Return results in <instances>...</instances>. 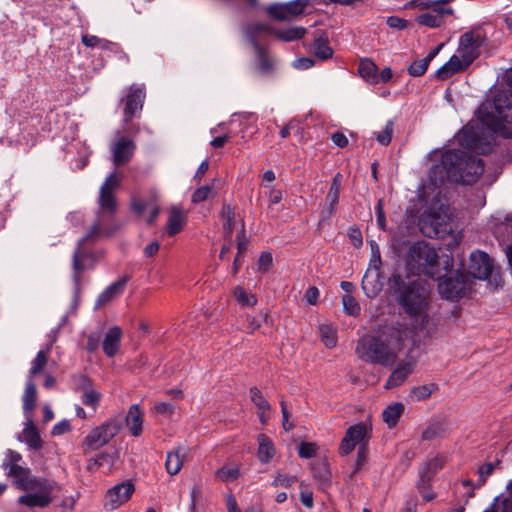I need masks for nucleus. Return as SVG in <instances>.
I'll use <instances>...</instances> for the list:
<instances>
[{
  "instance_id": "f257e3e1",
  "label": "nucleus",
  "mask_w": 512,
  "mask_h": 512,
  "mask_svg": "<svg viewBox=\"0 0 512 512\" xmlns=\"http://www.w3.org/2000/svg\"><path fill=\"white\" fill-rule=\"evenodd\" d=\"M479 119L482 128L487 129V138L495 134H500L505 138L511 136V132L505 126V123H512V94L506 92L498 93L493 102L491 111L486 106L479 110ZM459 143L475 153H487L491 149V141L479 137V129L473 125L464 127L458 134Z\"/></svg>"
},
{
  "instance_id": "f03ea898",
  "label": "nucleus",
  "mask_w": 512,
  "mask_h": 512,
  "mask_svg": "<svg viewBox=\"0 0 512 512\" xmlns=\"http://www.w3.org/2000/svg\"><path fill=\"white\" fill-rule=\"evenodd\" d=\"M22 455L8 449L2 463L6 475L13 479L14 485L29 493L19 497L18 502L30 508L46 507L53 501L52 492L58 488L56 481L31 474L28 467L20 465Z\"/></svg>"
},
{
  "instance_id": "7ed1b4c3",
  "label": "nucleus",
  "mask_w": 512,
  "mask_h": 512,
  "mask_svg": "<svg viewBox=\"0 0 512 512\" xmlns=\"http://www.w3.org/2000/svg\"><path fill=\"white\" fill-rule=\"evenodd\" d=\"M121 181L122 177L114 171L105 178L100 187L98 198L100 214L89 232L79 240L73 254L72 266L74 270V281L77 286L80 284V274L92 266L94 261L92 254L83 247L84 242L101 236H109L114 232V230L110 229H101L103 222L102 214H113L116 211L117 203L114 193L120 187Z\"/></svg>"
},
{
  "instance_id": "20e7f679",
  "label": "nucleus",
  "mask_w": 512,
  "mask_h": 512,
  "mask_svg": "<svg viewBox=\"0 0 512 512\" xmlns=\"http://www.w3.org/2000/svg\"><path fill=\"white\" fill-rule=\"evenodd\" d=\"M409 334L407 328L387 326L376 334H366L359 338L355 353L366 363L392 366L402 352Z\"/></svg>"
},
{
  "instance_id": "39448f33",
  "label": "nucleus",
  "mask_w": 512,
  "mask_h": 512,
  "mask_svg": "<svg viewBox=\"0 0 512 512\" xmlns=\"http://www.w3.org/2000/svg\"><path fill=\"white\" fill-rule=\"evenodd\" d=\"M441 172L451 182L471 185L478 181L484 172L482 160L462 150H448L441 156Z\"/></svg>"
},
{
  "instance_id": "423d86ee",
  "label": "nucleus",
  "mask_w": 512,
  "mask_h": 512,
  "mask_svg": "<svg viewBox=\"0 0 512 512\" xmlns=\"http://www.w3.org/2000/svg\"><path fill=\"white\" fill-rule=\"evenodd\" d=\"M427 298L428 290L415 282L404 287L400 292V304L413 319L416 328H424L428 324Z\"/></svg>"
},
{
  "instance_id": "0eeeda50",
  "label": "nucleus",
  "mask_w": 512,
  "mask_h": 512,
  "mask_svg": "<svg viewBox=\"0 0 512 512\" xmlns=\"http://www.w3.org/2000/svg\"><path fill=\"white\" fill-rule=\"evenodd\" d=\"M407 263L412 269L430 278L440 277L438 251L425 241H418L410 247Z\"/></svg>"
},
{
  "instance_id": "6e6552de",
  "label": "nucleus",
  "mask_w": 512,
  "mask_h": 512,
  "mask_svg": "<svg viewBox=\"0 0 512 512\" xmlns=\"http://www.w3.org/2000/svg\"><path fill=\"white\" fill-rule=\"evenodd\" d=\"M145 98L146 91L144 85L133 84L127 88L126 95L121 99V102L124 104L123 124L125 133L130 135H137L139 133V125L132 123V119L141 113Z\"/></svg>"
},
{
  "instance_id": "1a4fd4ad",
  "label": "nucleus",
  "mask_w": 512,
  "mask_h": 512,
  "mask_svg": "<svg viewBox=\"0 0 512 512\" xmlns=\"http://www.w3.org/2000/svg\"><path fill=\"white\" fill-rule=\"evenodd\" d=\"M422 234L429 238H445L453 231L450 216L444 211L429 208L419 218Z\"/></svg>"
},
{
  "instance_id": "9d476101",
  "label": "nucleus",
  "mask_w": 512,
  "mask_h": 512,
  "mask_svg": "<svg viewBox=\"0 0 512 512\" xmlns=\"http://www.w3.org/2000/svg\"><path fill=\"white\" fill-rule=\"evenodd\" d=\"M438 283V291L442 298L450 301H456L462 298L469 285V277L460 271H456L449 277L440 275Z\"/></svg>"
},
{
  "instance_id": "9b49d317",
  "label": "nucleus",
  "mask_w": 512,
  "mask_h": 512,
  "mask_svg": "<svg viewBox=\"0 0 512 512\" xmlns=\"http://www.w3.org/2000/svg\"><path fill=\"white\" fill-rule=\"evenodd\" d=\"M120 430V426L116 422H106L94 428L84 439V452L97 450L106 445Z\"/></svg>"
},
{
  "instance_id": "f8f14e48",
  "label": "nucleus",
  "mask_w": 512,
  "mask_h": 512,
  "mask_svg": "<svg viewBox=\"0 0 512 512\" xmlns=\"http://www.w3.org/2000/svg\"><path fill=\"white\" fill-rule=\"evenodd\" d=\"M370 438V429L364 423L350 426L341 441L339 450L342 455L350 454L357 444L364 445Z\"/></svg>"
},
{
  "instance_id": "ddd939ff",
  "label": "nucleus",
  "mask_w": 512,
  "mask_h": 512,
  "mask_svg": "<svg viewBox=\"0 0 512 512\" xmlns=\"http://www.w3.org/2000/svg\"><path fill=\"white\" fill-rule=\"evenodd\" d=\"M119 138L111 145L112 162L116 167L126 165L132 159L136 144L135 142L117 132Z\"/></svg>"
},
{
  "instance_id": "4468645a",
  "label": "nucleus",
  "mask_w": 512,
  "mask_h": 512,
  "mask_svg": "<svg viewBox=\"0 0 512 512\" xmlns=\"http://www.w3.org/2000/svg\"><path fill=\"white\" fill-rule=\"evenodd\" d=\"M135 486L131 481H125L110 488L105 495V507L114 510L125 504L133 495Z\"/></svg>"
},
{
  "instance_id": "2eb2a0df",
  "label": "nucleus",
  "mask_w": 512,
  "mask_h": 512,
  "mask_svg": "<svg viewBox=\"0 0 512 512\" xmlns=\"http://www.w3.org/2000/svg\"><path fill=\"white\" fill-rule=\"evenodd\" d=\"M480 44L481 35L479 32H466L460 37L456 55L460 56L466 64H471L478 55L477 50Z\"/></svg>"
},
{
  "instance_id": "dca6fc26",
  "label": "nucleus",
  "mask_w": 512,
  "mask_h": 512,
  "mask_svg": "<svg viewBox=\"0 0 512 512\" xmlns=\"http://www.w3.org/2000/svg\"><path fill=\"white\" fill-rule=\"evenodd\" d=\"M468 272L474 278L488 279L492 272V262L488 254L482 251H474L470 254Z\"/></svg>"
},
{
  "instance_id": "f3484780",
  "label": "nucleus",
  "mask_w": 512,
  "mask_h": 512,
  "mask_svg": "<svg viewBox=\"0 0 512 512\" xmlns=\"http://www.w3.org/2000/svg\"><path fill=\"white\" fill-rule=\"evenodd\" d=\"M416 363L417 361L414 357L409 355L406 356L392 371L384 387L386 389H392L402 385L408 376L414 371Z\"/></svg>"
},
{
  "instance_id": "a211bd4d",
  "label": "nucleus",
  "mask_w": 512,
  "mask_h": 512,
  "mask_svg": "<svg viewBox=\"0 0 512 512\" xmlns=\"http://www.w3.org/2000/svg\"><path fill=\"white\" fill-rule=\"evenodd\" d=\"M341 178V174L337 173L332 180L330 189L326 196V206L321 213L322 220L330 219L336 210L340 195Z\"/></svg>"
},
{
  "instance_id": "6ab92c4d",
  "label": "nucleus",
  "mask_w": 512,
  "mask_h": 512,
  "mask_svg": "<svg viewBox=\"0 0 512 512\" xmlns=\"http://www.w3.org/2000/svg\"><path fill=\"white\" fill-rule=\"evenodd\" d=\"M19 440L26 443L32 450H39L43 442L36 426L33 424L32 418L28 416L24 424V428L19 435Z\"/></svg>"
},
{
  "instance_id": "aec40b11",
  "label": "nucleus",
  "mask_w": 512,
  "mask_h": 512,
  "mask_svg": "<svg viewBox=\"0 0 512 512\" xmlns=\"http://www.w3.org/2000/svg\"><path fill=\"white\" fill-rule=\"evenodd\" d=\"M250 398L257 408L260 423L266 425L271 416V406L257 387L250 389Z\"/></svg>"
},
{
  "instance_id": "412c9836",
  "label": "nucleus",
  "mask_w": 512,
  "mask_h": 512,
  "mask_svg": "<svg viewBox=\"0 0 512 512\" xmlns=\"http://www.w3.org/2000/svg\"><path fill=\"white\" fill-rule=\"evenodd\" d=\"M470 64L460 58L458 55H453L444 65H442L436 72L435 78L446 80L455 73L465 70Z\"/></svg>"
},
{
  "instance_id": "4be33fe9",
  "label": "nucleus",
  "mask_w": 512,
  "mask_h": 512,
  "mask_svg": "<svg viewBox=\"0 0 512 512\" xmlns=\"http://www.w3.org/2000/svg\"><path fill=\"white\" fill-rule=\"evenodd\" d=\"M121 338L122 330L119 326H113L108 330L102 343L103 351L106 356L114 357L118 353Z\"/></svg>"
},
{
  "instance_id": "5701e85b",
  "label": "nucleus",
  "mask_w": 512,
  "mask_h": 512,
  "mask_svg": "<svg viewBox=\"0 0 512 512\" xmlns=\"http://www.w3.org/2000/svg\"><path fill=\"white\" fill-rule=\"evenodd\" d=\"M186 215L179 206H172L169 211V218L166 224V230L169 236H174L181 232L184 227Z\"/></svg>"
},
{
  "instance_id": "b1692460",
  "label": "nucleus",
  "mask_w": 512,
  "mask_h": 512,
  "mask_svg": "<svg viewBox=\"0 0 512 512\" xmlns=\"http://www.w3.org/2000/svg\"><path fill=\"white\" fill-rule=\"evenodd\" d=\"M313 50L317 58L326 60L332 57L333 50L328 45V36L322 30H317L314 33Z\"/></svg>"
},
{
  "instance_id": "393cba45",
  "label": "nucleus",
  "mask_w": 512,
  "mask_h": 512,
  "mask_svg": "<svg viewBox=\"0 0 512 512\" xmlns=\"http://www.w3.org/2000/svg\"><path fill=\"white\" fill-rule=\"evenodd\" d=\"M126 424L133 436L138 437L141 435L143 425V413L138 404H133L130 406L126 416Z\"/></svg>"
},
{
  "instance_id": "a878e982",
  "label": "nucleus",
  "mask_w": 512,
  "mask_h": 512,
  "mask_svg": "<svg viewBox=\"0 0 512 512\" xmlns=\"http://www.w3.org/2000/svg\"><path fill=\"white\" fill-rule=\"evenodd\" d=\"M443 458L442 457H434L423 464V466L419 470V475L421 478V482L419 484V488L425 486L430 479L443 467Z\"/></svg>"
},
{
  "instance_id": "bb28decb",
  "label": "nucleus",
  "mask_w": 512,
  "mask_h": 512,
  "mask_svg": "<svg viewBox=\"0 0 512 512\" xmlns=\"http://www.w3.org/2000/svg\"><path fill=\"white\" fill-rule=\"evenodd\" d=\"M127 283V278L119 279L118 281L109 285L98 297L96 307H101L109 303L115 297L120 295L124 290Z\"/></svg>"
},
{
  "instance_id": "cd10ccee",
  "label": "nucleus",
  "mask_w": 512,
  "mask_h": 512,
  "mask_svg": "<svg viewBox=\"0 0 512 512\" xmlns=\"http://www.w3.org/2000/svg\"><path fill=\"white\" fill-rule=\"evenodd\" d=\"M362 289L367 297L373 298L381 291V283L378 279V271L368 270L362 278Z\"/></svg>"
},
{
  "instance_id": "c85d7f7f",
  "label": "nucleus",
  "mask_w": 512,
  "mask_h": 512,
  "mask_svg": "<svg viewBox=\"0 0 512 512\" xmlns=\"http://www.w3.org/2000/svg\"><path fill=\"white\" fill-rule=\"evenodd\" d=\"M258 441V458L262 463H268L275 455V447L272 440L265 434H259Z\"/></svg>"
},
{
  "instance_id": "c756f323",
  "label": "nucleus",
  "mask_w": 512,
  "mask_h": 512,
  "mask_svg": "<svg viewBox=\"0 0 512 512\" xmlns=\"http://www.w3.org/2000/svg\"><path fill=\"white\" fill-rule=\"evenodd\" d=\"M22 401H23V411H24L26 418H28V416H30L32 418V412L36 406V401H37L36 386L32 380H29L26 383L25 390H24V393L22 396Z\"/></svg>"
},
{
  "instance_id": "7c9ffc66",
  "label": "nucleus",
  "mask_w": 512,
  "mask_h": 512,
  "mask_svg": "<svg viewBox=\"0 0 512 512\" xmlns=\"http://www.w3.org/2000/svg\"><path fill=\"white\" fill-rule=\"evenodd\" d=\"M185 454L181 453V448H176L167 453L165 468L168 474L176 475L183 467Z\"/></svg>"
},
{
  "instance_id": "2f4dec72",
  "label": "nucleus",
  "mask_w": 512,
  "mask_h": 512,
  "mask_svg": "<svg viewBox=\"0 0 512 512\" xmlns=\"http://www.w3.org/2000/svg\"><path fill=\"white\" fill-rule=\"evenodd\" d=\"M404 409V404L401 402L392 403L384 409L382 418L389 428H394L397 425Z\"/></svg>"
},
{
  "instance_id": "473e14b6",
  "label": "nucleus",
  "mask_w": 512,
  "mask_h": 512,
  "mask_svg": "<svg viewBox=\"0 0 512 512\" xmlns=\"http://www.w3.org/2000/svg\"><path fill=\"white\" fill-rule=\"evenodd\" d=\"M253 45L257 56V72L262 75L270 73L274 68L273 60L257 42Z\"/></svg>"
},
{
  "instance_id": "72a5a7b5",
  "label": "nucleus",
  "mask_w": 512,
  "mask_h": 512,
  "mask_svg": "<svg viewBox=\"0 0 512 512\" xmlns=\"http://www.w3.org/2000/svg\"><path fill=\"white\" fill-rule=\"evenodd\" d=\"M358 72L359 75L369 83L375 84L379 82L377 66L369 59H363L360 61Z\"/></svg>"
},
{
  "instance_id": "f704fd0d",
  "label": "nucleus",
  "mask_w": 512,
  "mask_h": 512,
  "mask_svg": "<svg viewBox=\"0 0 512 512\" xmlns=\"http://www.w3.org/2000/svg\"><path fill=\"white\" fill-rule=\"evenodd\" d=\"M319 337L326 348L332 349L337 345V329L329 324L318 327Z\"/></svg>"
},
{
  "instance_id": "c9c22d12",
  "label": "nucleus",
  "mask_w": 512,
  "mask_h": 512,
  "mask_svg": "<svg viewBox=\"0 0 512 512\" xmlns=\"http://www.w3.org/2000/svg\"><path fill=\"white\" fill-rule=\"evenodd\" d=\"M221 219L225 235L230 238L235 227V212L229 204L222 206Z\"/></svg>"
},
{
  "instance_id": "e433bc0d",
  "label": "nucleus",
  "mask_w": 512,
  "mask_h": 512,
  "mask_svg": "<svg viewBox=\"0 0 512 512\" xmlns=\"http://www.w3.org/2000/svg\"><path fill=\"white\" fill-rule=\"evenodd\" d=\"M275 36L283 41H295L301 39L306 34V29L302 26L289 27L274 31Z\"/></svg>"
},
{
  "instance_id": "4c0bfd02",
  "label": "nucleus",
  "mask_w": 512,
  "mask_h": 512,
  "mask_svg": "<svg viewBox=\"0 0 512 512\" xmlns=\"http://www.w3.org/2000/svg\"><path fill=\"white\" fill-rule=\"evenodd\" d=\"M437 389L434 383L419 385L414 387L410 392V398L413 401H423L428 399L431 394Z\"/></svg>"
},
{
  "instance_id": "58836bf2",
  "label": "nucleus",
  "mask_w": 512,
  "mask_h": 512,
  "mask_svg": "<svg viewBox=\"0 0 512 512\" xmlns=\"http://www.w3.org/2000/svg\"><path fill=\"white\" fill-rule=\"evenodd\" d=\"M247 248V239L245 237L244 228L238 233L237 235V250L238 253L234 259V263L232 266V273L236 275L240 269L241 262L240 258L242 257L243 253L246 251Z\"/></svg>"
},
{
  "instance_id": "ea45409f",
  "label": "nucleus",
  "mask_w": 512,
  "mask_h": 512,
  "mask_svg": "<svg viewBox=\"0 0 512 512\" xmlns=\"http://www.w3.org/2000/svg\"><path fill=\"white\" fill-rule=\"evenodd\" d=\"M233 295L241 306L253 307L257 304V298L254 294L245 291L242 287L236 286Z\"/></svg>"
},
{
  "instance_id": "a19ab883",
  "label": "nucleus",
  "mask_w": 512,
  "mask_h": 512,
  "mask_svg": "<svg viewBox=\"0 0 512 512\" xmlns=\"http://www.w3.org/2000/svg\"><path fill=\"white\" fill-rule=\"evenodd\" d=\"M101 394L96 391L90 384L83 387L82 403L91 406L94 410L99 404Z\"/></svg>"
},
{
  "instance_id": "79ce46f5",
  "label": "nucleus",
  "mask_w": 512,
  "mask_h": 512,
  "mask_svg": "<svg viewBox=\"0 0 512 512\" xmlns=\"http://www.w3.org/2000/svg\"><path fill=\"white\" fill-rule=\"evenodd\" d=\"M267 13L275 20L286 21L290 20L285 3H275L267 7Z\"/></svg>"
},
{
  "instance_id": "37998d69",
  "label": "nucleus",
  "mask_w": 512,
  "mask_h": 512,
  "mask_svg": "<svg viewBox=\"0 0 512 512\" xmlns=\"http://www.w3.org/2000/svg\"><path fill=\"white\" fill-rule=\"evenodd\" d=\"M269 313L267 311L260 312L259 316L246 315L247 333L252 334L258 330L263 322H267L269 319Z\"/></svg>"
},
{
  "instance_id": "c03bdc74",
  "label": "nucleus",
  "mask_w": 512,
  "mask_h": 512,
  "mask_svg": "<svg viewBox=\"0 0 512 512\" xmlns=\"http://www.w3.org/2000/svg\"><path fill=\"white\" fill-rule=\"evenodd\" d=\"M48 352L39 351L36 357L31 362V368L29 370L30 377H34L39 374L47 364Z\"/></svg>"
},
{
  "instance_id": "a18cd8bd",
  "label": "nucleus",
  "mask_w": 512,
  "mask_h": 512,
  "mask_svg": "<svg viewBox=\"0 0 512 512\" xmlns=\"http://www.w3.org/2000/svg\"><path fill=\"white\" fill-rule=\"evenodd\" d=\"M343 310L347 315L358 316L361 308L359 303L352 295H344L342 298Z\"/></svg>"
},
{
  "instance_id": "49530a36",
  "label": "nucleus",
  "mask_w": 512,
  "mask_h": 512,
  "mask_svg": "<svg viewBox=\"0 0 512 512\" xmlns=\"http://www.w3.org/2000/svg\"><path fill=\"white\" fill-rule=\"evenodd\" d=\"M240 475V471L238 467H227L223 466L216 471V476L224 482L233 481L237 479Z\"/></svg>"
},
{
  "instance_id": "de8ad7c7",
  "label": "nucleus",
  "mask_w": 512,
  "mask_h": 512,
  "mask_svg": "<svg viewBox=\"0 0 512 512\" xmlns=\"http://www.w3.org/2000/svg\"><path fill=\"white\" fill-rule=\"evenodd\" d=\"M429 64L430 63L425 58H423L421 60H416V61L412 62L410 64V66L408 67V69H407L408 74L413 77L422 76L427 71Z\"/></svg>"
},
{
  "instance_id": "09e8293b",
  "label": "nucleus",
  "mask_w": 512,
  "mask_h": 512,
  "mask_svg": "<svg viewBox=\"0 0 512 512\" xmlns=\"http://www.w3.org/2000/svg\"><path fill=\"white\" fill-rule=\"evenodd\" d=\"M394 132V123L393 121L389 120L385 124L383 130L379 132L376 136V140L381 145H388L391 142L392 135Z\"/></svg>"
},
{
  "instance_id": "8fccbe9b",
  "label": "nucleus",
  "mask_w": 512,
  "mask_h": 512,
  "mask_svg": "<svg viewBox=\"0 0 512 512\" xmlns=\"http://www.w3.org/2000/svg\"><path fill=\"white\" fill-rule=\"evenodd\" d=\"M494 468H495V465L490 462L485 463L478 468L477 473H478L479 477L476 482V488H480L486 483L488 477L493 473Z\"/></svg>"
},
{
  "instance_id": "3c124183",
  "label": "nucleus",
  "mask_w": 512,
  "mask_h": 512,
  "mask_svg": "<svg viewBox=\"0 0 512 512\" xmlns=\"http://www.w3.org/2000/svg\"><path fill=\"white\" fill-rule=\"evenodd\" d=\"M290 19L302 14L308 4V0H293L285 3Z\"/></svg>"
},
{
  "instance_id": "603ef678",
  "label": "nucleus",
  "mask_w": 512,
  "mask_h": 512,
  "mask_svg": "<svg viewBox=\"0 0 512 512\" xmlns=\"http://www.w3.org/2000/svg\"><path fill=\"white\" fill-rule=\"evenodd\" d=\"M318 446L312 442H302L299 445L298 454L301 458L309 459L316 455Z\"/></svg>"
},
{
  "instance_id": "864d4df0",
  "label": "nucleus",
  "mask_w": 512,
  "mask_h": 512,
  "mask_svg": "<svg viewBox=\"0 0 512 512\" xmlns=\"http://www.w3.org/2000/svg\"><path fill=\"white\" fill-rule=\"evenodd\" d=\"M212 187L209 185L201 186L200 188L196 189L194 193L192 194V202L194 204L201 203L205 201L209 195L211 194Z\"/></svg>"
},
{
  "instance_id": "5fc2aeb1",
  "label": "nucleus",
  "mask_w": 512,
  "mask_h": 512,
  "mask_svg": "<svg viewBox=\"0 0 512 512\" xmlns=\"http://www.w3.org/2000/svg\"><path fill=\"white\" fill-rule=\"evenodd\" d=\"M386 24L391 29H397V30H404L410 26L409 21L406 19L397 17V16H390L386 20Z\"/></svg>"
},
{
  "instance_id": "6e6d98bb",
  "label": "nucleus",
  "mask_w": 512,
  "mask_h": 512,
  "mask_svg": "<svg viewBox=\"0 0 512 512\" xmlns=\"http://www.w3.org/2000/svg\"><path fill=\"white\" fill-rule=\"evenodd\" d=\"M296 480L297 479L295 476L278 473L272 484L276 487L282 486L288 488L292 486L296 482Z\"/></svg>"
},
{
  "instance_id": "4d7b16f0",
  "label": "nucleus",
  "mask_w": 512,
  "mask_h": 512,
  "mask_svg": "<svg viewBox=\"0 0 512 512\" xmlns=\"http://www.w3.org/2000/svg\"><path fill=\"white\" fill-rule=\"evenodd\" d=\"M272 255L269 252H263L258 259V268L262 272H267L272 266Z\"/></svg>"
},
{
  "instance_id": "13d9d810",
  "label": "nucleus",
  "mask_w": 512,
  "mask_h": 512,
  "mask_svg": "<svg viewBox=\"0 0 512 512\" xmlns=\"http://www.w3.org/2000/svg\"><path fill=\"white\" fill-rule=\"evenodd\" d=\"M348 237L351 240L354 247L359 248L363 244L362 233L357 227H350L348 230Z\"/></svg>"
},
{
  "instance_id": "bf43d9fd",
  "label": "nucleus",
  "mask_w": 512,
  "mask_h": 512,
  "mask_svg": "<svg viewBox=\"0 0 512 512\" xmlns=\"http://www.w3.org/2000/svg\"><path fill=\"white\" fill-rule=\"evenodd\" d=\"M375 209H376L377 224L380 229L385 230L386 229V218H385V213H384L383 201L381 199L378 200Z\"/></svg>"
},
{
  "instance_id": "052dcab7",
  "label": "nucleus",
  "mask_w": 512,
  "mask_h": 512,
  "mask_svg": "<svg viewBox=\"0 0 512 512\" xmlns=\"http://www.w3.org/2000/svg\"><path fill=\"white\" fill-rule=\"evenodd\" d=\"M440 433H441V426L438 424H432V425H429L422 432V439L423 440H432L435 437H437Z\"/></svg>"
},
{
  "instance_id": "680f3d73",
  "label": "nucleus",
  "mask_w": 512,
  "mask_h": 512,
  "mask_svg": "<svg viewBox=\"0 0 512 512\" xmlns=\"http://www.w3.org/2000/svg\"><path fill=\"white\" fill-rule=\"evenodd\" d=\"M154 411L161 415L171 416L174 412V406L167 402H160L154 405Z\"/></svg>"
},
{
  "instance_id": "e2e57ef3",
  "label": "nucleus",
  "mask_w": 512,
  "mask_h": 512,
  "mask_svg": "<svg viewBox=\"0 0 512 512\" xmlns=\"http://www.w3.org/2000/svg\"><path fill=\"white\" fill-rule=\"evenodd\" d=\"M70 429H71V426H70L69 421L62 420L53 426L51 433L54 436H59V435L69 432Z\"/></svg>"
},
{
  "instance_id": "0e129e2a",
  "label": "nucleus",
  "mask_w": 512,
  "mask_h": 512,
  "mask_svg": "<svg viewBox=\"0 0 512 512\" xmlns=\"http://www.w3.org/2000/svg\"><path fill=\"white\" fill-rule=\"evenodd\" d=\"M332 142L340 148H344L348 145V138L341 132H335L331 135Z\"/></svg>"
},
{
  "instance_id": "69168bd1",
  "label": "nucleus",
  "mask_w": 512,
  "mask_h": 512,
  "mask_svg": "<svg viewBox=\"0 0 512 512\" xmlns=\"http://www.w3.org/2000/svg\"><path fill=\"white\" fill-rule=\"evenodd\" d=\"M82 43L89 48H95L98 47V44L101 43V38L95 36V35H88L85 34L82 36Z\"/></svg>"
},
{
  "instance_id": "338daca9",
  "label": "nucleus",
  "mask_w": 512,
  "mask_h": 512,
  "mask_svg": "<svg viewBox=\"0 0 512 512\" xmlns=\"http://www.w3.org/2000/svg\"><path fill=\"white\" fill-rule=\"evenodd\" d=\"M319 298V290L316 287H309L305 293V299L306 301L311 304L315 305L317 303V300Z\"/></svg>"
},
{
  "instance_id": "774afa93",
  "label": "nucleus",
  "mask_w": 512,
  "mask_h": 512,
  "mask_svg": "<svg viewBox=\"0 0 512 512\" xmlns=\"http://www.w3.org/2000/svg\"><path fill=\"white\" fill-rule=\"evenodd\" d=\"M509 496L502 502V512H512V481L507 485Z\"/></svg>"
}]
</instances>
